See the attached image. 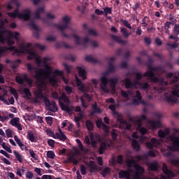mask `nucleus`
<instances>
[{
    "instance_id": "f257e3e1",
    "label": "nucleus",
    "mask_w": 179,
    "mask_h": 179,
    "mask_svg": "<svg viewBox=\"0 0 179 179\" xmlns=\"http://www.w3.org/2000/svg\"><path fill=\"white\" fill-rule=\"evenodd\" d=\"M20 0H11L8 3L6 4V7L8 10H12L13 9V5H15L17 8L13 12H9L7 13L9 17H12L13 19H16V17H19V19H22L25 22L30 20L31 17V11L29 8H26L22 10L21 13H19V6H20Z\"/></svg>"
},
{
    "instance_id": "f03ea898",
    "label": "nucleus",
    "mask_w": 179,
    "mask_h": 179,
    "mask_svg": "<svg viewBox=\"0 0 179 179\" xmlns=\"http://www.w3.org/2000/svg\"><path fill=\"white\" fill-rule=\"evenodd\" d=\"M41 13H44V7H39L36 9L35 13H34V19H41V17L40 16V15H41ZM41 20H43V23H47L49 26H52V27H56L57 29H58V30L62 32V37L71 38V36L69 35L65 34V29H68L69 25V21L71 20V18H69V17L65 16L63 17V22H64L63 25L55 23H49L46 18H41Z\"/></svg>"
},
{
    "instance_id": "7ed1b4c3",
    "label": "nucleus",
    "mask_w": 179,
    "mask_h": 179,
    "mask_svg": "<svg viewBox=\"0 0 179 179\" xmlns=\"http://www.w3.org/2000/svg\"><path fill=\"white\" fill-rule=\"evenodd\" d=\"M51 66H48V64H46L45 66V70L35 71V75L34 76V78L40 82L43 80V76H45L47 79H49L50 83H52V85H57V79H55V77L54 76L51 77Z\"/></svg>"
},
{
    "instance_id": "20e7f679",
    "label": "nucleus",
    "mask_w": 179,
    "mask_h": 179,
    "mask_svg": "<svg viewBox=\"0 0 179 179\" xmlns=\"http://www.w3.org/2000/svg\"><path fill=\"white\" fill-rule=\"evenodd\" d=\"M35 96L36 99H43L45 106L48 111H51L52 113H57V111H58L57 103L54 101H50L47 96H44L41 88H39L35 92Z\"/></svg>"
},
{
    "instance_id": "39448f33",
    "label": "nucleus",
    "mask_w": 179,
    "mask_h": 179,
    "mask_svg": "<svg viewBox=\"0 0 179 179\" xmlns=\"http://www.w3.org/2000/svg\"><path fill=\"white\" fill-rule=\"evenodd\" d=\"M174 90L171 92V94L167 93L165 94V100L169 104H174L178 101V99L176 97H179V85L176 84L174 85Z\"/></svg>"
},
{
    "instance_id": "423d86ee",
    "label": "nucleus",
    "mask_w": 179,
    "mask_h": 179,
    "mask_svg": "<svg viewBox=\"0 0 179 179\" xmlns=\"http://www.w3.org/2000/svg\"><path fill=\"white\" fill-rule=\"evenodd\" d=\"M70 103L71 101L68 96H66L65 93L62 94L61 96L59 98V105L62 111H66V113H72V108H71L68 105Z\"/></svg>"
},
{
    "instance_id": "0eeeda50",
    "label": "nucleus",
    "mask_w": 179,
    "mask_h": 179,
    "mask_svg": "<svg viewBox=\"0 0 179 179\" xmlns=\"http://www.w3.org/2000/svg\"><path fill=\"white\" fill-rule=\"evenodd\" d=\"M168 139L171 142L172 145H167V150L170 152H179V136L176 134L170 135Z\"/></svg>"
},
{
    "instance_id": "6e6552de",
    "label": "nucleus",
    "mask_w": 179,
    "mask_h": 179,
    "mask_svg": "<svg viewBox=\"0 0 179 179\" xmlns=\"http://www.w3.org/2000/svg\"><path fill=\"white\" fill-rule=\"evenodd\" d=\"M8 33V30L3 29H2V27H0V43H6L9 47H12L15 44V41L10 40V37L6 34Z\"/></svg>"
},
{
    "instance_id": "1a4fd4ad",
    "label": "nucleus",
    "mask_w": 179,
    "mask_h": 179,
    "mask_svg": "<svg viewBox=\"0 0 179 179\" xmlns=\"http://www.w3.org/2000/svg\"><path fill=\"white\" fill-rule=\"evenodd\" d=\"M14 49H13V55H20V54H26L28 51H33V49H30L31 47V43H28L25 45H21L20 49L16 48V46H13Z\"/></svg>"
},
{
    "instance_id": "9d476101",
    "label": "nucleus",
    "mask_w": 179,
    "mask_h": 179,
    "mask_svg": "<svg viewBox=\"0 0 179 179\" xmlns=\"http://www.w3.org/2000/svg\"><path fill=\"white\" fill-rule=\"evenodd\" d=\"M143 77L149 78L150 81L154 82V83H157L158 82L163 83L164 82V80H163V79L159 80V78L155 76V72L150 71V70L144 73Z\"/></svg>"
},
{
    "instance_id": "9b49d317",
    "label": "nucleus",
    "mask_w": 179,
    "mask_h": 179,
    "mask_svg": "<svg viewBox=\"0 0 179 179\" xmlns=\"http://www.w3.org/2000/svg\"><path fill=\"white\" fill-rule=\"evenodd\" d=\"M163 141L162 139H157L156 138H151L150 142H147L145 146L148 149L152 150L153 148H157V146H160L162 145Z\"/></svg>"
},
{
    "instance_id": "f8f14e48",
    "label": "nucleus",
    "mask_w": 179,
    "mask_h": 179,
    "mask_svg": "<svg viewBox=\"0 0 179 179\" xmlns=\"http://www.w3.org/2000/svg\"><path fill=\"white\" fill-rule=\"evenodd\" d=\"M149 157H156V154L153 151H149L147 153L143 154V155H136L135 159L138 162H142V160H147Z\"/></svg>"
},
{
    "instance_id": "ddd939ff",
    "label": "nucleus",
    "mask_w": 179,
    "mask_h": 179,
    "mask_svg": "<svg viewBox=\"0 0 179 179\" xmlns=\"http://www.w3.org/2000/svg\"><path fill=\"white\" fill-rule=\"evenodd\" d=\"M124 86L126 89H131V87H136V86L141 85V82L139 80H136L134 82H131L129 78H124Z\"/></svg>"
},
{
    "instance_id": "4468645a",
    "label": "nucleus",
    "mask_w": 179,
    "mask_h": 179,
    "mask_svg": "<svg viewBox=\"0 0 179 179\" xmlns=\"http://www.w3.org/2000/svg\"><path fill=\"white\" fill-rule=\"evenodd\" d=\"M134 169L136 172L133 176V179H141V176L143 173H145V169H143L142 166H139V164H135Z\"/></svg>"
},
{
    "instance_id": "2eb2a0df",
    "label": "nucleus",
    "mask_w": 179,
    "mask_h": 179,
    "mask_svg": "<svg viewBox=\"0 0 179 179\" xmlns=\"http://www.w3.org/2000/svg\"><path fill=\"white\" fill-rule=\"evenodd\" d=\"M162 171L164 173H165L166 176H167L168 178L169 179L174 178V177H176V174L174 173V172L169 169V168L167 167V164H163L162 165Z\"/></svg>"
},
{
    "instance_id": "dca6fc26",
    "label": "nucleus",
    "mask_w": 179,
    "mask_h": 179,
    "mask_svg": "<svg viewBox=\"0 0 179 179\" xmlns=\"http://www.w3.org/2000/svg\"><path fill=\"white\" fill-rule=\"evenodd\" d=\"M83 45L86 48H87V45L90 44V45L91 47H94V48H96V47H99V43H97L96 41H92L91 39H89V38L87 36H86L85 38H84L83 39Z\"/></svg>"
},
{
    "instance_id": "f3484780",
    "label": "nucleus",
    "mask_w": 179,
    "mask_h": 179,
    "mask_svg": "<svg viewBox=\"0 0 179 179\" xmlns=\"http://www.w3.org/2000/svg\"><path fill=\"white\" fill-rule=\"evenodd\" d=\"M110 82V79L107 78L106 76H102L101 78V89L103 92H108V89L107 88V85H108Z\"/></svg>"
},
{
    "instance_id": "a211bd4d",
    "label": "nucleus",
    "mask_w": 179,
    "mask_h": 179,
    "mask_svg": "<svg viewBox=\"0 0 179 179\" xmlns=\"http://www.w3.org/2000/svg\"><path fill=\"white\" fill-rule=\"evenodd\" d=\"M148 124H150V127L152 131L155 129H159L162 127V122H160V120H158L157 121L150 120L148 122Z\"/></svg>"
},
{
    "instance_id": "6ab92c4d",
    "label": "nucleus",
    "mask_w": 179,
    "mask_h": 179,
    "mask_svg": "<svg viewBox=\"0 0 179 179\" xmlns=\"http://www.w3.org/2000/svg\"><path fill=\"white\" fill-rule=\"evenodd\" d=\"M30 27H31V29H34V30H35V31H34L33 34L34 36L36 38H40V29L38 28V27H37V25H36V24L34 23V21L31 20L29 24Z\"/></svg>"
},
{
    "instance_id": "aec40b11",
    "label": "nucleus",
    "mask_w": 179,
    "mask_h": 179,
    "mask_svg": "<svg viewBox=\"0 0 179 179\" xmlns=\"http://www.w3.org/2000/svg\"><path fill=\"white\" fill-rule=\"evenodd\" d=\"M135 124L137 125V131H139L141 135H145V134H148V129L142 127V123L140 120H135Z\"/></svg>"
},
{
    "instance_id": "412c9836",
    "label": "nucleus",
    "mask_w": 179,
    "mask_h": 179,
    "mask_svg": "<svg viewBox=\"0 0 179 179\" xmlns=\"http://www.w3.org/2000/svg\"><path fill=\"white\" fill-rule=\"evenodd\" d=\"M114 61H115V57H110L109 62H108V71L110 73H114L115 72V66H114Z\"/></svg>"
},
{
    "instance_id": "4be33fe9",
    "label": "nucleus",
    "mask_w": 179,
    "mask_h": 179,
    "mask_svg": "<svg viewBox=\"0 0 179 179\" xmlns=\"http://www.w3.org/2000/svg\"><path fill=\"white\" fill-rule=\"evenodd\" d=\"M85 99H87V100L90 101V100H92V96H90V94L85 93L83 96H80V98L83 107H84V108H87V105H86V101H85Z\"/></svg>"
},
{
    "instance_id": "5701e85b",
    "label": "nucleus",
    "mask_w": 179,
    "mask_h": 179,
    "mask_svg": "<svg viewBox=\"0 0 179 179\" xmlns=\"http://www.w3.org/2000/svg\"><path fill=\"white\" fill-rule=\"evenodd\" d=\"M110 148V145L106 142H102L100 144L99 148V154L103 155L104 152L107 150V148Z\"/></svg>"
},
{
    "instance_id": "b1692460",
    "label": "nucleus",
    "mask_w": 179,
    "mask_h": 179,
    "mask_svg": "<svg viewBox=\"0 0 179 179\" xmlns=\"http://www.w3.org/2000/svg\"><path fill=\"white\" fill-rule=\"evenodd\" d=\"M20 62H22V60H20V59L13 62H10V60H6V64H11V68L13 69H17L20 64Z\"/></svg>"
},
{
    "instance_id": "393cba45",
    "label": "nucleus",
    "mask_w": 179,
    "mask_h": 179,
    "mask_svg": "<svg viewBox=\"0 0 179 179\" xmlns=\"http://www.w3.org/2000/svg\"><path fill=\"white\" fill-rule=\"evenodd\" d=\"M119 178L131 179L129 171H120L119 173Z\"/></svg>"
},
{
    "instance_id": "a878e982",
    "label": "nucleus",
    "mask_w": 179,
    "mask_h": 179,
    "mask_svg": "<svg viewBox=\"0 0 179 179\" xmlns=\"http://www.w3.org/2000/svg\"><path fill=\"white\" fill-rule=\"evenodd\" d=\"M76 81L77 86L80 87V90L85 93L86 92V88L85 87V85H83V83H82V80L78 78V76H76Z\"/></svg>"
},
{
    "instance_id": "bb28decb",
    "label": "nucleus",
    "mask_w": 179,
    "mask_h": 179,
    "mask_svg": "<svg viewBox=\"0 0 179 179\" xmlns=\"http://www.w3.org/2000/svg\"><path fill=\"white\" fill-rule=\"evenodd\" d=\"M77 69H78V75L80 78H82L83 80H85L87 78L86 70L83 67H77Z\"/></svg>"
},
{
    "instance_id": "cd10ccee",
    "label": "nucleus",
    "mask_w": 179,
    "mask_h": 179,
    "mask_svg": "<svg viewBox=\"0 0 179 179\" xmlns=\"http://www.w3.org/2000/svg\"><path fill=\"white\" fill-rule=\"evenodd\" d=\"M131 146L136 152H139L141 150V145H139V142L138 141L133 139L131 142Z\"/></svg>"
},
{
    "instance_id": "c85d7f7f",
    "label": "nucleus",
    "mask_w": 179,
    "mask_h": 179,
    "mask_svg": "<svg viewBox=\"0 0 179 179\" xmlns=\"http://www.w3.org/2000/svg\"><path fill=\"white\" fill-rule=\"evenodd\" d=\"M67 163H73L74 166L79 164V160L76 159L75 155H71L67 158Z\"/></svg>"
},
{
    "instance_id": "c756f323",
    "label": "nucleus",
    "mask_w": 179,
    "mask_h": 179,
    "mask_svg": "<svg viewBox=\"0 0 179 179\" xmlns=\"http://www.w3.org/2000/svg\"><path fill=\"white\" fill-rule=\"evenodd\" d=\"M25 54H29V55L27 56L28 61H31V59H34V58H37V55L34 50H28Z\"/></svg>"
},
{
    "instance_id": "7c9ffc66",
    "label": "nucleus",
    "mask_w": 179,
    "mask_h": 179,
    "mask_svg": "<svg viewBox=\"0 0 179 179\" xmlns=\"http://www.w3.org/2000/svg\"><path fill=\"white\" fill-rule=\"evenodd\" d=\"M6 34L8 36V37H10L11 38H15L16 41H19V32L15 31V33L12 31H7Z\"/></svg>"
},
{
    "instance_id": "2f4dec72",
    "label": "nucleus",
    "mask_w": 179,
    "mask_h": 179,
    "mask_svg": "<svg viewBox=\"0 0 179 179\" xmlns=\"http://www.w3.org/2000/svg\"><path fill=\"white\" fill-rule=\"evenodd\" d=\"M27 139L30 141V142L36 143L37 142V138L34 136V134L31 131H29L27 133Z\"/></svg>"
},
{
    "instance_id": "473e14b6",
    "label": "nucleus",
    "mask_w": 179,
    "mask_h": 179,
    "mask_svg": "<svg viewBox=\"0 0 179 179\" xmlns=\"http://www.w3.org/2000/svg\"><path fill=\"white\" fill-rule=\"evenodd\" d=\"M168 134H170V130L169 129H166L164 131L160 129L158 131V136L161 138H166L168 135Z\"/></svg>"
},
{
    "instance_id": "72a5a7b5",
    "label": "nucleus",
    "mask_w": 179,
    "mask_h": 179,
    "mask_svg": "<svg viewBox=\"0 0 179 179\" xmlns=\"http://www.w3.org/2000/svg\"><path fill=\"white\" fill-rule=\"evenodd\" d=\"M15 49L14 47L10 46V47H0V58L2 55V54H3L4 52H6L7 51H13V50Z\"/></svg>"
},
{
    "instance_id": "f704fd0d",
    "label": "nucleus",
    "mask_w": 179,
    "mask_h": 179,
    "mask_svg": "<svg viewBox=\"0 0 179 179\" xmlns=\"http://www.w3.org/2000/svg\"><path fill=\"white\" fill-rule=\"evenodd\" d=\"M112 38H113V40H114L115 41H116L119 44H123V45L127 44V41L122 40L121 36L113 35V36H112Z\"/></svg>"
},
{
    "instance_id": "c9c22d12",
    "label": "nucleus",
    "mask_w": 179,
    "mask_h": 179,
    "mask_svg": "<svg viewBox=\"0 0 179 179\" xmlns=\"http://www.w3.org/2000/svg\"><path fill=\"white\" fill-rule=\"evenodd\" d=\"M55 45L56 48H61L62 47H64V48H71V45H67L65 42H56Z\"/></svg>"
},
{
    "instance_id": "e433bc0d",
    "label": "nucleus",
    "mask_w": 179,
    "mask_h": 179,
    "mask_svg": "<svg viewBox=\"0 0 179 179\" xmlns=\"http://www.w3.org/2000/svg\"><path fill=\"white\" fill-rule=\"evenodd\" d=\"M85 126L87 127V129H88V131H90V132L94 130V124H93V122H92L89 120H86Z\"/></svg>"
},
{
    "instance_id": "4c0bfd02",
    "label": "nucleus",
    "mask_w": 179,
    "mask_h": 179,
    "mask_svg": "<svg viewBox=\"0 0 179 179\" xmlns=\"http://www.w3.org/2000/svg\"><path fill=\"white\" fill-rule=\"evenodd\" d=\"M149 71H150L151 72H162V73L165 72L163 67H153L152 66H149Z\"/></svg>"
},
{
    "instance_id": "58836bf2",
    "label": "nucleus",
    "mask_w": 179,
    "mask_h": 179,
    "mask_svg": "<svg viewBox=\"0 0 179 179\" xmlns=\"http://www.w3.org/2000/svg\"><path fill=\"white\" fill-rule=\"evenodd\" d=\"M115 115H117V122H120V124H122V125H124V124H127V120H124V117L122 115L117 112L115 113Z\"/></svg>"
},
{
    "instance_id": "ea45409f",
    "label": "nucleus",
    "mask_w": 179,
    "mask_h": 179,
    "mask_svg": "<svg viewBox=\"0 0 179 179\" xmlns=\"http://www.w3.org/2000/svg\"><path fill=\"white\" fill-rule=\"evenodd\" d=\"M85 60L87 62H91V64H96V62H99V61L97 60V59L93 58V57L91 56V55H87V56H85Z\"/></svg>"
},
{
    "instance_id": "a19ab883",
    "label": "nucleus",
    "mask_w": 179,
    "mask_h": 179,
    "mask_svg": "<svg viewBox=\"0 0 179 179\" xmlns=\"http://www.w3.org/2000/svg\"><path fill=\"white\" fill-rule=\"evenodd\" d=\"M159 169V164L157 162L151 163L149 166V169L151 171H157Z\"/></svg>"
},
{
    "instance_id": "79ce46f5",
    "label": "nucleus",
    "mask_w": 179,
    "mask_h": 179,
    "mask_svg": "<svg viewBox=\"0 0 179 179\" xmlns=\"http://www.w3.org/2000/svg\"><path fill=\"white\" fill-rule=\"evenodd\" d=\"M55 72L56 75H58L59 76H62L63 82L66 85H68V78H66L65 77H64V72H62L59 70H56Z\"/></svg>"
},
{
    "instance_id": "37998d69",
    "label": "nucleus",
    "mask_w": 179,
    "mask_h": 179,
    "mask_svg": "<svg viewBox=\"0 0 179 179\" xmlns=\"http://www.w3.org/2000/svg\"><path fill=\"white\" fill-rule=\"evenodd\" d=\"M109 83H110V86L113 87V89H115L117 83H118V78H110L109 79Z\"/></svg>"
},
{
    "instance_id": "c03bdc74",
    "label": "nucleus",
    "mask_w": 179,
    "mask_h": 179,
    "mask_svg": "<svg viewBox=\"0 0 179 179\" xmlns=\"http://www.w3.org/2000/svg\"><path fill=\"white\" fill-rule=\"evenodd\" d=\"M120 31H121L123 37H124V38H128V37H129V36H131V33H128V30L125 27L122 28L120 29Z\"/></svg>"
},
{
    "instance_id": "a18cd8bd",
    "label": "nucleus",
    "mask_w": 179,
    "mask_h": 179,
    "mask_svg": "<svg viewBox=\"0 0 179 179\" xmlns=\"http://www.w3.org/2000/svg\"><path fill=\"white\" fill-rule=\"evenodd\" d=\"M13 153L15 156L16 159L17 160V162H19L20 163H22L23 162V157H22V155H20V153H19V152L14 150Z\"/></svg>"
},
{
    "instance_id": "49530a36",
    "label": "nucleus",
    "mask_w": 179,
    "mask_h": 179,
    "mask_svg": "<svg viewBox=\"0 0 179 179\" xmlns=\"http://www.w3.org/2000/svg\"><path fill=\"white\" fill-rule=\"evenodd\" d=\"M92 110L96 114H100L101 113V109H100V108L97 107V103H94L92 105Z\"/></svg>"
},
{
    "instance_id": "de8ad7c7",
    "label": "nucleus",
    "mask_w": 179,
    "mask_h": 179,
    "mask_svg": "<svg viewBox=\"0 0 179 179\" xmlns=\"http://www.w3.org/2000/svg\"><path fill=\"white\" fill-rule=\"evenodd\" d=\"M126 163H127V167H129V169H131V167H132L133 166H134V167H135V164H138L136 163L134 159H127L126 161Z\"/></svg>"
},
{
    "instance_id": "09e8293b",
    "label": "nucleus",
    "mask_w": 179,
    "mask_h": 179,
    "mask_svg": "<svg viewBox=\"0 0 179 179\" xmlns=\"http://www.w3.org/2000/svg\"><path fill=\"white\" fill-rule=\"evenodd\" d=\"M15 80L19 85H23V83H24V75H23V77L19 76H16Z\"/></svg>"
},
{
    "instance_id": "8fccbe9b",
    "label": "nucleus",
    "mask_w": 179,
    "mask_h": 179,
    "mask_svg": "<svg viewBox=\"0 0 179 179\" xmlns=\"http://www.w3.org/2000/svg\"><path fill=\"white\" fill-rule=\"evenodd\" d=\"M71 36L72 37H73L76 45H80V44H82V43L80 42V37H79L76 34H72Z\"/></svg>"
},
{
    "instance_id": "3c124183",
    "label": "nucleus",
    "mask_w": 179,
    "mask_h": 179,
    "mask_svg": "<svg viewBox=\"0 0 179 179\" xmlns=\"http://www.w3.org/2000/svg\"><path fill=\"white\" fill-rule=\"evenodd\" d=\"M120 22L125 26V27H127V29H130V30L132 29V26H131V24L128 22V20L121 19Z\"/></svg>"
},
{
    "instance_id": "603ef678",
    "label": "nucleus",
    "mask_w": 179,
    "mask_h": 179,
    "mask_svg": "<svg viewBox=\"0 0 179 179\" xmlns=\"http://www.w3.org/2000/svg\"><path fill=\"white\" fill-rule=\"evenodd\" d=\"M59 132L60 133V138L59 139L60 141H62L63 142H65V141H66V139H68V137H66L65 134H64V132H62V130L60 128H59Z\"/></svg>"
},
{
    "instance_id": "864d4df0",
    "label": "nucleus",
    "mask_w": 179,
    "mask_h": 179,
    "mask_svg": "<svg viewBox=\"0 0 179 179\" xmlns=\"http://www.w3.org/2000/svg\"><path fill=\"white\" fill-rule=\"evenodd\" d=\"M149 83H140V86L138 87V89H141L142 90H146L147 89H149Z\"/></svg>"
},
{
    "instance_id": "5fc2aeb1",
    "label": "nucleus",
    "mask_w": 179,
    "mask_h": 179,
    "mask_svg": "<svg viewBox=\"0 0 179 179\" xmlns=\"http://www.w3.org/2000/svg\"><path fill=\"white\" fill-rule=\"evenodd\" d=\"M9 92L15 99L17 97V91H16V89L13 88V87H9Z\"/></svg>"
},
{
    "instance_id": "6e6d98bb",
    "label": "nucleus",
    "mask_w": 179,
    "mask_h": 179,
    "mask_svg": "<svg viewBox=\"0 0 179 179\" xmlns=\"http://www.w3.org/2000/svg\"><path fill=\"white\" fill-rule=\"evenodd\" d=\"M103 12H104L105 16L107 17L108 16V14L111 15V13H113V10L110 7H105L103 9Z\"/></svg>"
},
{
    "instance_id": "4d7b16f0",
    "label": "nucleus",
    "mask_w": 179,
    "mask_h": 179,
    "mask_svg": "<svg viewBox=\"0 0 179 179\" xmlns=\"http://www.w3.org/2000/svg\"><path fill=\"white\" fill-rule=\"evenodd\" d=\"M24 82H27V83L28 85H29L30 86H31V85H33V80L31 78H27V74H24Z\"/></svg>"
},
{
    "instance_id": "13d9d810",
    "label": "nucleus",
    "mask_w": 179,
    "mask_h": 179,
    "mask_svg": "<svg viewBox=\"0 0 179 179\" xmlns=\"http://www.w3.org/2000/svg\"><path fill=\"white\" fill-rule=\"evenodd\" d=\"M112 136V141H117V138H118V134L115 129H113V131L110 133Z\"/></svg>"
},
{
    "instance_id": "bf43d9fd",
    "label": "nucleus",
    "mask_w": 179,
    "mask_h": 179,
    "mask_svg": "<svg viewBox=\"0 0 179 179\" xmlns=\"http://www.w3.org/2000/svg\"><path fill=\"white\" fill-rule=\"evenodd\" d=\"M19 117H14L10 121V124L13 125V127H15L17 124H19Z\"/></svg>"
},
{
    "instance_id": "052dcab7",
    "label": "nucleus",
    "mask_w": 179,
    "mask_h": 179,
    "mask_svg": "<svg viewBox=\"0 0 179 179\" xmlns=\"http://www.w3.org/2000/svg\"><path fill=\"white\" fill-rule=\"evenodd\" d=\"M23 93L25 94L26 97H31V93L30 92V90L29 88H24Z\"/></svg>"
},
{
    "instance_id": "680f3d73",
    "label": "nucleus",
    "mask_w": 179,
    "mask_h": 179,
    "mask_svg": "<svg viewBox=\"0 0 179 179\" xmlns=\"http://www.w3.org/2000/svg\"><path fill=\"white\" fill-rule=\"evenodd\" d=\"M108 173H110V168L106 167L101 172V175L103 177L108 176Z\"/></svg>"
},
{
    "instance_id": "e2e57ef3",
    "label": "nucleus",
    "mask_w": 179,
    "mask_h": 179,
    "mask_svg": "<svg viewBox=\"0 0 179 179\" xmlns=\"http://www.w3.org/2000/svg\"><path fill=\"white\" fill-rule=\"evenodd\" d=\"M47 156L48 159H55V153H54V151H48Z\"/></svg>"
},
{
    "instance_id": "0e129e2a",
    "label": "nucleus",
    "mask_w": 179,
    "mask_h": 179,
    "mask_svg": "<svg viewBox=\"0 0 179 179\" xmlns=\"http://www.w3.org/2000/svg\"><path fill=\"white\" fill-rule=\"evenodd\" d=\"M1 146L4 150H6L8 153H12V149L7 146L5 143H2Z\"/></svg>"
},
{
    "instance_id": "69168bd1",
    "label": "nucleus",
    "mask_w": 179,
    "mask_h": 179,
    "mask_svg": "<svg viewBox=\"0 0 179 179\" xmlns=\"http://www.w3.org/2000/svg\"><path fill=\"white\" fill-rule=\"evenodd\" d=\"M166 45L169 47L170 50H171V48H177V47H178V44L176 42L173 43H166Z\"/></svg>"
},
{
    "instance_id": "338daca9",
    "label": "nucleus",
    "mask_w": 179,
    "mask_h": 179,
    "mask_svg": "<svg viewBox=\"0 0 179 179\" xmlns=\"http://www.w3.org/2000/svg\"><path fill=\"white\" fill-rule=\"evenodd\" d=\"M173 33L176 36H179V24H176L173 28Z\"/></svg>"
},
{
    "instance_id": "774afa93",
    "label": "nucleus",
    "mask_w": 179,
    "mask_h": 179,
    "mask_svg": "<svg viewBox=\"0 0 179 179\" xmlns=\"http://www.w3.org/2000/svg\"><path fill=\"white\" fill-rule=\"evenodd\" d=\"M171 163H172L173 166H179V159H172Z\"/></svg>"
}]
</instances>
